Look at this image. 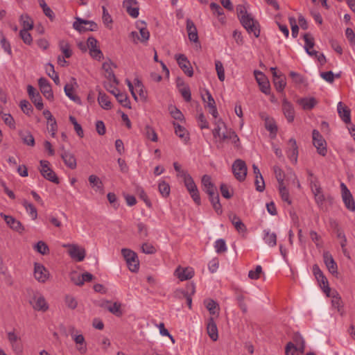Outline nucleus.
<instances>
[{"instance_id":"nucleus-17","label":"nucleus","mask_w":355,"mask_h":355,"mask_svg":"<svg viewBox=\"0 0 355 355\" xmlns=\"http://www.w3.org/2000/svg\"><path fill=\"white\" fill-rule=\"evenodd\" d=\"M286 154L291 162L296 164L298 156V148L295 139L291 138L288 142Z\"/></svg>"},{"instance_id":"nucleus-24","label":"nucleus","mask_w":355,"mask_h":355,"mask_svg":"<svg viewBox=\"0 0 355 355\" xmlns=\"http://www.w3.org/2000/svg\"><path fill=\"white\" fill-rule=\"evenodd\" d=\"M202 190L207 194H211L213 191L217 190L216 187L211 182V178L208 175H204L201 180Z\"/></svg>"},{"instance_id":"nucleus-12","label":"nucleus","mask_w":355,"mask_h":355,"mask_svg":"<svg viewBox=\"0 0 355 355\" xmlns=\"http://www.w3.org/2000/svg\"><path fill=\"white\" fill-rule=\"evenodd\" d=\"M98 41L93 37H89L87 41V46L89 49L90 55L97 60H101L103 58V54L97 46Z\"/></svg>"},{"instance_id":"nucleus-63","label":"nucleus","mask_w":355,"mask_h":355,"mask_svg":"<svg viewBox=\"0 0 355 355\" xmlns=\"http://www.w3.org/2000/svg\"><path fill=\"white\" fill-rule=\"evenodd\" d=\"M254 184L256 186V190L259 192H262L265 189V182L262 175H258L255 177Z\"/></svg>"},{"instance_id":"nucleus-35","label":"nucleus","mask_w":355,"mask_h":355,"mask_svg":"<svg viewBox=\"0 0 355 355\" xmlns=\"http://www.w3.org/2000/svg\"><path fill=\"white\" fill-rule=\"evenodd\" d=\"M263 241L270 247H274L277 245V235L275 232H270L269 230H264Z\"/></svg>"},{"instance_id":"nucleus-21","label":"nucleus","mask_w":355,"mask_h":355,"mask_svg":"<svg viewBox=\"0 0 355 355\" xmlns=\"http://www.w3.org/2000/svg\"><path fill=\"white\" fill-rule=\"evenodd\" d=\"M323 260L324 262L328 268L329 271L331 274L337 273L338 266L337 263L334 261L332 255L328 251H325L323 253Z\"/></svg>"},{"instance_id":"nucleus-47","label":"nucleus","mask_w":355,"mask_h":355,"mask_svg":"<svg viewBox=\"0 0 355 355\" xmlns=\"http://www.w3.org/2000/svg\"><path fill=\"white\" fill-rule=\"evenodd\" d=\"M21 21L23 26L21 30L29 31L33 28V21L28 15H21Z\"/></svg>"},{"instance_id":"nucleus-39","label":"nucleus","mask_w":355,"mask_h":355,"mask_svg":"<svg viewBox=\"0 0 355 355\" xmlns=\"http://www.w3.org/2000/svg\"><path fill=\"white\" fill-rule=\"evenodd\" d=\"M89 184L93 188H96V191H101L103 187V184L100 178L96 175H91L88 178Z\"/></svg>"},{"instance_id":"nucleus-19","label":"nucleus","mask_w":355,"mask_h":355,"mask_svg":"<svg viewBox=\"0 0 355 355\" xmlns=\"http://www.w3.org/2000/svg\"><path fill=\"white\" fill-rule=\"evenodd\" d=\"M138 3L137 0H124L123 6L126 12L133 18H136L139 15V7H133Z\"/></svg>"},{"instance_id":"nucleus-32","label":"nucleus","mask_w":355,"mask_h":355,"mask_svg":"<svg viewBox=\"0 0 355 355\" xmlns=\"http://www.w3.org/2000/svg\"><path fill=\"white\" fill-rule=\"evenodd\" d=\"M98 102L100 106L104 110H110L112 108V103L108 96L101 92H99L98 96Z\"/></svg>"},{"instance_id":"nucleus-10","label":"nucleus","mask_w":355,"mask_h":355,"mask_svg":"<svg viewBox=\"0 0 355 355\" xmlns=\"http://www.w3.org/2000/svg\"><path fill=\"white\" fill-rule=\"evenodd\" d=\"M342 198L347 209L355 211V202L352 193L344 183L340 184Z\"/></svg>"},{"instance_id":"nucleus-9","label":"nucleus","mask_w":355,"mask_h":355,"mask_svg":"<svg viewBox=\"0 0 355 355\" xmlns=\"http://www.w3.org/2000/svg\"><path fill=\"white\" fill-rule=\"evenodd\" d=\"M41 168L40 169L42 176L46 180L55 183H59L58 178L54 171L49 168V162L46 160L40 161Z\"/></svg>"},{"instance_id":"nucleus-25","label":"nucleus","mask_w":355,"mask_h":355,"mask_svg":"<svg viewBox=\"0 0 355 355\" xmlns=\"http://www.w3.org/2000/svg\"><path fill=\"white\" fill-rule=\"evenodd\" d=\"M102 306L107 309L110 313H112V314L117 317H121L123 315L121 303H111L109 301H106L105 304H102Z\"/></svg>"},{"instance_id":"nucleus-30","label":"nucleus","mask_w":355,"mask_h":355,"mask_svg":"<svg viewBox=\"0 0 355 355\" xmlns=\"http://www.w3.org/2000/svg\"><path fill=\"white\" fill-rule=\"evenodd\" d=\"M308 175L309 176L308 180L313 194L322 191V188L318 178L314 176L313 173L310 171H308Z\"/></svg>"},{"instance_id":"nucleus-41","label":"nucleus","mask_w":355,"mask_h":355,"mask_svg":"<svg viewBox=\"0 0 355 355\" xmlns=\"http://www.w3.org/2000/svg\"><path fill=\"white\" fill-rule=\"evenodd\" d=\"M117 101L125 107L130 108V101L126 94L118 92L116 95Z\"/></svg>"},{"instance_id":"nucleus-7","label":"nucleus","mask_w":355,"mask_h":355,"mask_svg":"<svg viewBox=\"0 0 355 355\" xmlns=\"http://www.w3.org/2000/svg\"><path fill=\"white\" fill-rule=\"evenodd\" d=\"M62 247L68 248V254L74 260L82 261L85 257V250L76 244H63Z\"/></svg>"},{"instance_id":"nucleus-61","label":"nucleus","mask_w":355,"mask_h":355,"mask_svg":"<svg viewBox=\"0 0 355 355\" xmlns=\"http://www.w3.org/2000/svg\"><path fill=\"white\" fill-rule=\"evenodd\" d=\"M19 36L25 44L28 45H31L32 44L33 38L31 35L28 33V31L21 30L19 32Z\"/></svg>"},{"instance_id":"nucleus-38","label":"nucleus","mask_w":355,"mask_h":355,"mask_svg":"<svg viewBox=\"0 0 355 355\" xmlns=\"http://www.w3.org/2000/svg\"><path fill=\"white\" fill-rule=\"evenodd\" d=\"M273 83L277 92H283L286 85L285 76L279 74L278 77L273 78Z\"/></svg>"},{"instance_id":"nucleus-53","label":"nucleus","mask_w":355,"mask_h":355,"mask_svg":"<svg viewBox=\"0 0 355 355\" xmlns=\"http://www.w3.org/2000/svg\"><path fill=\"white\" fill-rule=\"evenodd\" d=\"M279 190L282 200L291 205V200L290 199L289 192L288 189L286 188L285 185L282 184L281 185H279Z\"/></svg>"},{"instance_id":"nucleus-50","label":"nucleus","mask_w":355,"mask_h":355,"mask_svg":"<svg viewBox=\"0 0 355 355\" xmlns=\"http://www.w3.org/2000/svg\"><path fill=\"white\" fill-rule=\"evenodd\" d=\"M220 191L222 196L226 199H230L233 196V189H230V187L224 183L220 184Z\"/></svg>"},{"instance_id":"nucleus-55","label":"nucleus","mask_w":355,"mask_h":355,"mask_svg":"<svg viewBox=\"0 0 355 355\" xmlns=\"http://www.w3.org/2000/svg\"><path fill=\"white\" fill-rule=\"evenodd\" d=\"M215 67L218 79L221 82H223L225 80V69L223 63L220 60H216Z\"/></svg>"},{"instance_id":"nucleus-2","label":"nucleus","mask_w":355,"mask_h":355,"mask_svg":"<svg viewBox=\"0 0 355 355\" xmlns=\"http://www.w3.org/2000/svg\"><path fill=\"white\" fill-rule=\"evenodd\" d=\"M231 142L236 147L239 146V138L236 132L232 129L226 130L223 132L220 138L216 141V146L218 149L223 148L225 143Z\"/></svg>"},{"instance_id":"nucleus-58","label":"nucleus","mask_w":355,"mask_h":355,"mask_svg":"<svg viewBox=\"0 0 355 355\" xmlns=\"http://www.w3.org/2000/svg\"><path fill=\"white\" fill-rule=\"evenodd\" d=\"M206 308L209 311L210 314L214 315L216 313V309L218 308V304L213 300H207L204 302Z\"/></svg>"},{"instance_id":"nucleus-62","label":"nucleus","mask_w":355,"mask_h":355,"mask_svg":"<svg viewBox=\"0 0 355 355\" xmlns=\"http://www.w3.org/2000/svg\"><path fill=\"white\" fill-rule=\"evenodd\" d=\"M19 105L23 112L27 115H29L33 111L32 105L26 100L21 101Z\"/></svg>"},{"instance_id":"nucleus-8","label":"nucleus","mask_w":355,"mask_h":355,"mask_svg":"<svg viewBox=\"0 0 355 355\" xmlns=\"http://www.w3.org/2000/svg\"><path fill=\"white\" fill-rule=\"evenodd\" d=\"M73 27L74 29L79 32H84L87 31H94L97 30L98 25L93 21H88L80 18H77L76 21H75L73 24Z\"/></svg>"},{"instance_id":"nucleus-42","label":"nucleus","mask_w":355,"mask_h":355,"mask_svg":"<svg viewBox=\"0 0 355 355\" xmlns=\"http://www.w3.org/2000/svg\"><path fill=\"white\" fill-rule=\"evenodd\" d=\"M38 2L44 15L48 17L51 21H53L55 18V15L51 8L47 6L44 0H38Z\"/></svg>"},{"instance_id":"nucleus-46","label":"nucleus","mask_w":355,"mask_h":355,"mask_svg":"<svg viewBox=\"0 0 355 355\" xmlns=\"http://www.w3.org/2000/svg\"><path fill=\"white\" fill-rule=\"evenodd\" d=\"M64 302L66 306L71 310L76 309L78 306V301L76 298L72 295H66L64 296Z\"/></svg>"},{"instance_id":"nucleus-43","label":"nucleus","mask_w":355,"mask_h":355,"mask_svg":"<svg viewBox=\"0 0 355 355\" xmlns=\"http://www.w3.org/2000/svg\"><path fill=\"white\" fill-rule=\"evenodd\" d=\"M22 205L26 209V211L29 213L30 216L32 217L33 220L36 219L37 217V211L35 206L29 203L27 200H24L22 202Z\"/></svg>"},{"instance_id":"nucleus-37","label":"nucleus","mask_w":355,"mask_h":355,"mask_svg":"<svg viewBox=\"0 0 355 355\" xmlns=\"http://www.w3.org/2000/svg\"><path fill=\"white\" fill-rule=\"evenodd\" d=\"M137 26L139 30V33L141 35V37L138 38V40L141 42H147L149 39L150 33L145 26V23L144 21H141L140 23H138Z\"/></svg>"},{"instance_id":"nucleus-52","label":"nucleus","mask_w":355,"mask_h":355,"mask_svg":"<svg viewBox=\"0 0 355 355\" xmlns=\"http://www.w3.org/2000/svg\"><path fill=\"white\" fill-rule=\"evenodd\" d=\"M303 37L305 42V51H308L309 49H313L315 45L313 37L310 33H305Z\"/></svg>"},{"instance_id":"nucleus-14","label":"nucleus","mask_w":355,"mask_h":355,"mask_svg":"<svg viewBox=\"0 0 355 355\" xmlns=\"http://www.w3.org/2000/svg\"><path fill=\"white\" fill-rule=\"evenodd\" d=\"M34 276L38 282L44 283L48 279L49 272L43 265L35 263L34 265Z\"/></svg>"},{"instance_id":"nucleus-22","label":"nucleus","mask_w":355,"mask_h":355,"mask_svg":"<svg viewBox=\"0 0 355 355\" xmlns=\"http://www.w3.org/2000/svg\"><path fill=\"white\" fill-rule=\"evenodd\" d=\"M187 31L189 40L195 43H199L197 28L193 21L190 19L187 20Z\"/></svg>"},{"instance_id":"nucleus-44","label":"nucleus","mask_w":355,"mask_h":355,"mask_svg":"<svg viewBox=\"0 0 355 355\" xmlns=\"http://www.w3.org/2000/svg\"><path fill=\"white\" fill-rule=\"evenodd\" d=\"M19 135L25 144L31 146H33L35 145V139L31 132H21Z\"/></svg>"},{"instance_id":"nucleus-20","label":"nucleus","mask_w":355,"mask_h":355,"mask_svg":"<svg viewBox=\"0 0 355 355\" xmlns=\"http://www.w3.org/2000/svg\"><path fill=\"white\" fill-rule=\"evenodd\" d=\"M1 216L3 218L7 225L13 230L21 232L24 230L22 224L11 216H7L1 213Z\"/></svg>"},{"instance_id":"nucleus-64","label":"nucleus","mask_w":355,"mask_h":355,"mask_svg":"<svg viewBox=\"0 0 355 355\" xmlns=\"http://www.w3.org/2000/svg\"><path fill=\"white\" fill-rule=\"evenodd\" d=\"M145 132L147 138L150 139L153 141H157V135L154 129L150 126L146 125L145 127Z\"/></svg>"},{"instance_id":"nucleus-13","label":"nucleus","mask_w":355,"mask_h":355,"mask_svg":"<svg viewBox=\"0 0 355 355\" xmlns=\"http://www.w3.org/2000/svg\"><path fill=\"white\" fill-rule=\"evenodd\" d=\"M175 58L179 67L182 69L184 73L189 77L193 76V70L187 58L184 54H178L175 55Z\"/></svg>"},{"instance_id":"nucleus-3","label":"nucleus","mask_w":355,"mask_h":355,"mask_svg":"<svg viewBox=\"0 0 355 355\" xmlns=\"http://www.w3.org/2000/svg\"><path fill=\"white\" fill-rule=\"evenodd\" d=\"M121 254L126 261L129 270L134 272L138 271L139 261L137 253L130 249L123 248Z\"/></svg>"},{"instance_id":"nucleus-4","label":"nucleus","mask_w":355,"mask_h":355,"mask_svg":"<svg viewBox=\"0 0 355 355\" xmlns=\"http://www.w3.org/2000/svg\"><path fill=\"white\" fill-rule=\"evenodd\" d=\"M232 173L235 178L239 182H243L247 175L248 168L245 162L241 159H236L232 164Z\"/></svg>"},{"instance_id":"nucleus-18","label":"nucleus","mask_w":355,"mask_h":355,"mask_svg":"<svg viewBox=\"0 0 355 355\" xmlns=\"http://www.w3.org/2000/svg\"><path fill=\"white\" fill-rule=\"evenodd\" d=\"M282 110L287 121L289 123L293 122L295 118V110L293 105L286 98L282 101Z\"/></svg>"},{"instance_id":"nucleus-60","label":"nucleus","mask_w":355,"mask_h":355,"mask_svg":"<svg viewBox=\"0 0 355 355\" xmlns=\"http://www.w3.org/2000/svg\"><path fill=\"white\" fill-rule=\"evenodd\" d=\"M171 116L175 120L180 121H184V117L182 113L176 107H171L169 108Z\"/></svg>"},{"instance_id":"nucleus-27","label":"nucleus","mask_w":355,"mask_h":355,"mask_svg":"<svg viewBox=\"0 0 355 355\" xmlns=\"http://www.w3.org/2000/svg\"><path fill=\"white\" fill-rule=\"evenodd\" d=\"M337 110L339 116L342 120L345 123H350V110L347 106L344 105L342 102L338 103Z\"/></svg>"},{"instance_id":"nucleus-5","label":"nucleus","mask_w":355,"mask_h":355,"mask_svg":"<svg viewBox=\"0 0 355 355\" xmlns=\"http://www.w3.org/2000/svg\"><path fill=\"white\" fill-rule=\"evenodd\" d=\"M183 181L188 192L195 203L200 205L201 204V200L199 191L191 175L186 176V178L183 180Z\"/></svg>"},{"instance_id":"nucleus-23","label":"nucleus","mask_w":355,"mask_h":355,"mask_svg":"<svg viewBox=\"0 0 355 355\" xmlns=\"http://www.w3.org/2000/svg\"><path fill=\"white\" fill-rule=\"evenodd\" d=\"M61 157L63 159L65 165L71 169L76 168V159L74 155L69 151L64 150L62 148V153H61Z\"/></svg>"},{"instance_id":"nucleus-34","label":"nucleus","mask_w":355,"mask_h":355,"mask_svg":"<svg viewBox=\"0 0 355 355\" xmlns=\"http://www.w3.org/2000/svg\"><path fill=\"white\" fill-rule=\"evenodd\" d=\"M297 103L304 110H309L314 107L317 103V101L315 98H304L299 99Z\"/></svg>"},{"instance_id":"nucleus-51","label":"nucleus","mask_w":355,"mask_h":355,"mask_svg":"<svg viewBox=\"0 0 355 355\" xmlns=\"http://www.w3.org/2000/svg\"><path fill=\"white\" fill-rule=\"evenodd\" d=\"M102 10H103V16H102L103 21L104 24L106 26V27L111 28V27H112L111 25L113 22L112 18L111 15L109 14L107 8L105 6L102 7Z\"/></svg>"},{"instance_id":"nucleus-36","label":"nucleus","mask_w":355,"mask_h":355,"mask_svg":"<svg viewBox=\"0 0 355 355\" xmlns=\"http://www.w3.org/2000/svg\"><path fill=\"white\" fill-rule=\"evenodd\" d=\"M215 128L212 130V134L214 139V143L216 144V141L220 138L222 133H220V130L222 128H226L225 123L222 121L221 119H219L215 121Z\"/></svg>"},{"instance_id":"nucleus-56","label":"nucleus","mask_w":355,"mask_h":355,"mask_svg":"<svg viewBox=\"0 0 355 355\" xmlns=\"http://www.w3.org/2000/svg\"><path fill=\"white\" fill-rule=\"evenodd\" d=\"M214 248L218 254L225 252L227 251L225 241L223 239H218L215 242Z\"/></svg>"},{"instance_id":"nucleus-26","label":"nucleus","mask_w":355,"mask_h":355,"mask_svg":"<svg viewBox=\"0 0 355 355\" xmlns=\"http://www.w3.org/2000/svg\"><path fill=\"white\" fill-rule=\"evenodd\" d=\"M207 195L209 196V201L216 212L218 214H222V206L220 202L219 195L217 190L216 191H213L211 194Z\"/></svg>"},{"instance_id":"nucleus-45","label":"nucleus","mask_w":355,"mask_h":355,"mask_svg":"<svg viewBox=\"0 0 355 355\" xmlns=\"http://www.w3.org/2000/svg\"><path fill=\"white\" fill-rule=\"evenodd\" d=\"M64 92L65 94L72 101H73L76 103H80L81 101L80 98L73 94V88L72 85H69L67 84L64 86Z\"/></svg>"},{"instance_id":"nucleus-31","label":"nucleus","mask_w":355,"mask_h":355,"mask_svg":"<svg viewBox=\"0 0 355 355\" xmlns=\"http://www.w3.org/2000/svg\"><path fill=\"white\" fill-rule=\"evenodd\" d=\"M173 125L175 128V135L182 139L184 142H187L189 139V133L187 130L180 124L173 122Z\"/></svg>"},{"instance_id":"nucleus-1","label":"nucleus","mask_w":355,"mask_h":355,"mask_svg":"<svg viewBox=\"0 0 355 355\" xmlns=\"http://www.w3.org/2000/svg\"><path fill=\"white\" fill-rule=\"evenodd\" d=\"M237 15L242 26L249 33H253L256 37L260 35L259 24L250 14H248L246 8L243 5L236 7Z\"/></svg>"},{"instance_id":"nucleus-11","label":"nucleus","mask_w":355,"mask_h":355,"mask_svg":"<svg viewBox=\"0 0 355 355\" xmlns=\"http://www.w3.org/2000/svg\"><path fill=\"white\" fill-rule=\"evenodd\" d=\"M30 303L32 304L33 308L38 311L45 312L49 309V305L44 297L38 293L34 294L33 297L30 300Z\"/></svg>"},{"instance_id":"nucleus-59","label":"nucleus","mask_w":355,"mask_h":355,"mask_svg":"<svg viewBox=\"0 0 355 355\" xmlns=\"http://www.w3.org/2000/svg\"><path fill=\"white\" fill-rule=\"evenodd\" d=\"M274 173L275 174L276 179L279 183V185L284 184V172L277 166H274Z\"/></svg>"},{"instance_id":"nucleus-29","label":"nucleus","mask_w":355,"mask_h":355,"mask_svg":"<svg viewBox=\"0 0 355 355\" xmlns=\"http://www.w3.org/2000/svg\"><path fill=\"white\" fill-rule=\"evenodd\" d=\"M230 219L235 227V229L239 232V233H245L247 231L246 226L245 224L242 222V220L240 219L239 216L236 215H231L230 216Z\"/></svg>"},{"instance_id":"nucleus-48","label":"nucleus","mask_w":355,"mask_h":355,"mask_svg":"<svg viewBox=\"0 0 355 355\" xmlns=\"http://www.w3.org/2000/svg\"><path fill=\"white\" fill-rule=\"evenodd\" d=\"M317 281L318 282L320 286L323 290V291L329 295V293L330 292V288L329 287V284L327 279L326 277L323 275L320 276L319 277H316Z\"/></svg>"},{"instance_id":"nucleus-16","label":"nucleus","mask_w":355,"mask_h":355,"mask_svg":"<svg viewBox=\"0 0 355 355\" xmlns=\"http://www.w3.org/2000/svg\"><path fill=\"white\" fill-rule=\"evenodd\" d=\"M174 274L180 281H185L193 277L194 270L191 267L182 268L178 266L175 270Z\"/></svg>"},{"instance_id":"nucleus-15","label":"nucleus","mask_w":355,"mask_h":355,"mask_svg":"<svg viewBox=\"0 0 355 355\" xmlns=\"http://www.w3.org/2000/svg\"><path fill=\"white\" fill-rule=\"evenodd\" d=\"M27 92L32 102L39 110H42L44 105L42 97L38 92L32 86L28 85Z\"/></svg>"},{"instance_id":"nucleus-28","label":"nucleus","mask_w":355,"mask_h":355,"mask_svg":"<svg viewBox=\"0 0 355 355\" xmlns=\"http://www.w3.org/2000/svg\"><path fill=\"white\" fill-rule=\"evenodd\" d=\"M207 334L213 341L217 340L218 338V329L213 318L209 319L207 326Z\"/></svg>"},{"instance_id":"nucleus-6","label":"nucleus","mask_w":355,"mask_h":355,"mask_svg":"<svg viewBox=\"0 0 355 355\" xmlns=\"http://www.w3.org/2000/svg\"><path fill=\"white\" fill-rule=\"evenodd\" d=\"M313 144L316 148L317 152L322 156H325L327 153V143L322 135L317 130L312 132Z\"/></svg>"},{"instance_id":"nucleus-40","label":"nucleus","mask_w":355,"mask_h":355,"mask_svg":"<svg viewBox=\"0 0 355 355\" xmlns=\"http://www.w3.org/2000/svg\"><path fill=\"white\" fill-rule=\"evenodd\" d=\"M59 47L66 58H69L72 55V51L68 42L60 40L59 42Z\"/></svg>"},{"instance_id":"nucleus-49","label":"nucleus","mask_w":355,"mask_h":355,"mask_svg":"<svg viewBox=\"0 0 355 355\" xmlns=\"http://www.w3.org/2000/svg\"><path fill=\"white\" fill-rule=\"evenodd\" d=\"M138 234L141 239H145L148 236V227L143 223H138L137 224Z\"/></svg>"},{"instance_id":"nucleus-57","label":"nucleus","mask_w":355,"mask_h":355,"mask_svg":"<svg viewBox=\"0 0 355 355\" xmlns=\"http://www.w3.org/2000/svg\"><path fill=\"white\" fill-rule=\"evenodd\" d=\"M159 191L163 197H167L170 193V186L165 181H162L158 186Z\"/></svg>"},{"instance_id":"nucleus-33","label":"nucleus","mask_w":355,"mask_h":355,"mask_svg":"<svg viewBox=\"0 0 355 355\" xmlns=\"http://www.w3.org/2000/svg\"><path fill=\"white\" fill-rule=\"evenodd\" d=\"M73 339L76 345L80 346L77 347L78 351L84 354L87 352V347L85 344V338L82 334L72 336Z\"/></svg>"},{"instance_id":"nucleus-54","label":"nucleus","mask_w":355,"mask_h":355,"mask_svg":"<svg viewBox=\"0 0 355 355\" xmlns=\"http://www.w3.org/2000/svg\"><path fill=\"white\" fill-rule=\"evenodd\" d=\"M35 250L41 254H47L49 252V248L46 243L44 241H38L34 247Z\"/></svg>"}]
</instances>
